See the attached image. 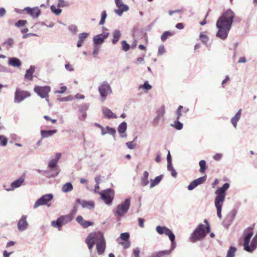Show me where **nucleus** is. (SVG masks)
Returning a JSON list of instances; mask_svg holds the SVG:
<instances>
[{"label": "nucleus", "mask_w": 257, "mask_h": 257, "mask_svg": "<svg viewBox=\"0 0 257 257\" xmlns=\"http://www.w3.org/2000/svg\"><path fill=\"white\" fill-rule=\"evenodd\" d=\"M183 108V107L182 105H180L177 110L176 113H177V117H176V120H179L180 118V117L182 116L181 113V110Z\"/></svg>", "instance_id": "5fc2aeb1"}, {"label": "nucleus", "mask_w": 257, "mask_h": 257, "mask_svg": "<svg viewBox=\"0 0 257 257\" xmlns=\"http://www.w3.org/2000/svg\"><path fill=\"white\" fill-rule=\"evenodd\" d=\"M56 130H41V135L42 138H46L51 137L57 133Z\"/></svg>", "instance_id": "cd10ccee"}, {"label": "nucleus", "mask_w": 257, "mask_h": 257, "mask_svg": "<svg viewBox=\"0 0 257 257\" xmlns=\"http://www.w3.org/2000/svg\"><path fill=\"white\" fill-rule=\"evenodd\" d=\"M69 30L73 34H75L77 31V27L74 25H71L69 27Z\"/></svg>", "instance_id": "6e6d98bb"}, {"label": "nucleus", "mask_w": 257, "mask_h": 257, "mask_svg": "<svg viewBox=\"0 0 257 257\" xmlns=\"http://www.w3.org/2000/svg\"><path fill=\"white\" fill-rule=\"evenodd\" d=\"M172 236H173L172 237L173 238H172V237L169 238L170 240L171 241V243H172L171 248L169 250H171V251L176 247V243L175 241V236L174 234H173V235H172Z\"/></svg>", "instance_id": "8fccbe9b"}, {"label": "nucleus", "mask_w": 257, "mask_h": 257, "mask_svg": "<svg viewBox=\"0 0 257 257\" xmlns=\"http://www.w3.org/2000/svg\"><path fill=\"white\" fill-rule=\"evenodd\" d=\"M137 137L133 141L129 142L126 143V146L130 149H134L136 147V144L134 143L135 141L137 139Z\"/></svg>", "instance_id": "864d4df0"}, {"label": "nucleus", "mask_w": 257, "mask_h": 257, "mask_svg": "<svg viewBox=\"0 0 257 257\" xmlns=\"http://www.w3.org/2000/svg\"><path fill=\"white\" fill-rule=\"evenodd\" d=\"M253 235V232L250 231L246 233L244 237V242L243 246L244 249L248 252H252L257 247V239L256 237H253L251 241L250 244L249 245L251 237Z\"/></svg>", "instance_id": "7ed1b4c3"}, {"label": "nucleus", "mask_w": 257, "mask_h": 257, "mask_svg": "<svg viewBox=\"0 0 257 257\" xmlns=\"http://www.w3.org/2000/svg\"><path fill=\"white\" fill-rule=\"evenodd\" d=\"M107 17V14L105 11H103L101 13V20L99 23V25H102L105 23V19Z\"/></svg>", "instance_id": "c03bdc74"}, {"label": "nucleus", "mask_w": 257, "mask_h": 257, "mask_svg": "<svg viewBox=\"0 0 257 257\" xmlns=\"http://www.w3.org/2000/svg\"><path fill=\"white\" fill-rule=\"evenodd\" d=\"M236 248L234 247H231L227 251L226 257H234Z\"/></svg>", "instance_id": "ea45409f"}, {"label": "nucleus", "mask_w": 257, "mask_h": 257, "mask_svg": "<svg viewBox=\"0 0 257 257\" xmlns=\"http://www.w3.org/2000/svg\"><path fill=\"white\" fill-rule=\"evenodd\" d=\"M140 88H142L144 89L148 90L152 88V86L149 84L148 81H146L144 82L143 85L140 86Z\"/></svg>", "instance_id": "603ef678"}, {"label": "nucleus", "mask_w": 257, "mask_h": 257, "mask_svg": "<svg viewBox=\"0 0 257 257\" xmlns=\"http://www.w3.org/2000/svg\"><path fill=\"white\" fill-rule=\"evenodd\" d=\"M14 44V40L11 38H9L5 40L3 43L2 46L5 47L7 50H9L12 47Z\"/></svg>", "instance_id": "72a5a7b5"}, {"label": "nucleus", "mask_w": 257, "mask_h": 257, "mask_svg": "<svg viewBox=\"0 0 257 257\" xmlns=\"http://www.w3.org/2000/svg\"><path fill=\"white\" fill-rule=\"evenodd\" d=\"M156 231L160 235H162L163 234H165L166 235H168L169 238H173L172 235L174 233L172 232V231L166 226H157L156 227Z\"/></svg>", "instance_id": "6ab92c4d"}, {"label": "nucleus", "mask_w": 257, "mask_h": 257, "mask_svg": "<svg viewBox=\"0 0 257 257\" xmlns=\"http://www.w3.org/2000/svg\"><path fill=\"white\" fill-rule=\"evenodd\" d=\"M199 37L203 43L205 44H207L208 38L205 34H204L203 33H201L200 34Z\"/></svg>", "instance_id": "de8ad7c7"}, {"label": "nucleus", "mask_w": 257, "mask_h": 257, "mask_svg": "<svg viewBox=\"0 0 257 257\" xmlns=\"http://www.w3.org/2000/svg\"><path fill=\"white\" fill-rule=\"evenodd\" d=\"M166 52L164 46L163 45H162L159 46L158 52V55H162L163 54H164Z\"/></svg>", "instance_id": "bf43d9fd"}, {"label": "nucleus", "mask_w": 257, "mask_h": 257, "mask_svg": "<svg viewBox=\"0 0 257 257\" xmlns=\"http://www.w3.org/2000/svg\"><path fill=\"white\" fill-rule=\"evenodd\" d=\"M73 97L71 95H69L66 97H61L59 99V101L61 102L72 101Z\"/></svg>", "instance_id": "4d7b16f0"}, {"label": "nucleus", "mask_w": 257, "mask_h": 257, "mask_svg": "<svg viewBox=\"0 0 257 257\" xmlns=\"http://www.w3.org/2000/svg\"><path fill=\"white\" fill-rule=\"evenodd\" d=\"M121 44H122V49L125 51L126 52L129 50L130 48V45L127 43L126 41H121Z\"/></svg>", "instance_id": "a18cd8bd"}, {"label": "nucleus", "mask_w": 257, "mask_h": 257, "mask_svg": "<svg viewBox=\"0 0 257 257\" xmlns=\"http://www.w3.org/2000/svg\"><path fill=\"white\" fill-rule=\"evenodd\" d=\"M222 157V154L220 153H217L213 156V159L215 161H220Z\"/></svg>", "instance_id": "69168bd1"}, {"label": "nucleus", "mask_w": 257, "mask_h": 257, "mask_svg": "<svg viewBox=\"0 0 257 257\" xmlns=\"http://www.w3.org/2000/svg\"><path fill=\"white\" fill-rule=\"evenodd\" d=\"M98 90L102 101L105 100L107 95L112 93L110 84L106 81L101 83L98 88Z\"/></svg>", "instance_id": "6e6552de"}, {"label": "nucleus", "mask_w": 257, "mask_h": 257, "mask_svg": "<svg viewBox=\"0 0 257 257\" xmlns=\"http://www.w3.org/2000/svg\"><path fill=\"white\" fill-rule=\"evenodd\" d=\"M57 163L58 162L56 160L52 159L49 162L48 166L51 169H54L56 167Z\"/></svg>", "instance_id": "3c124183"}, {"label": "nucleus", "mask_w": 257, "mask_h": 257, "mask_svg": "<svg viewBox=\"0 0 257 257\" xmlns=\"http://www.w3.org/2000/svg\"><path fill=\"white\" fill-rule=\"evenodd\" d=\"M157 114L154 117L152 123L154 126H157L159 125L160 121L162 117H163L165 113V108L163 106L160 109L157 111Z\"/></svg>", "instance_id": "4be33fe9"}, {"label": "nucleus", "mask_w": 257, "mask_h": 257, "mask_svg": "<svg viewBox=\"0 0 257 257\" xmlns=\"http://www.w3.org/2000/svg\"><path fill=\"white\" fill-rule=\"evenodd\" d=\"M76 203L79 204L84 208H86L89 210L93 209L95 207V203L93 201H86L80 199H77L76 200Z\"/></svg>", "instance_id": "f3484780"}, {"label": "nucleus", "mask_w": 257, "mask_h": 257, "mask_svg": "<svg viewBox=\"0 0 257 257\" xmlns=\"http://www.w3.org/2000/svg\"><path fill=\"white\" fill-rule=\"evenodd\" d=\"M104 135L107 134L112 135L115 138L116 131L114 128L110 127L109 126H106L105 128L104 127Z\"/></svg>", "instance_id": "c9c22d12"}, {"label": "nucleus", "mask_w": 257, "mask_h": 257, "mask_svg": "<svg viewBox=\"0 0 257 257\" xmlns=\"http://www.w3.org/2000/svg\"><path fill=\"white\" fill-rule=\"evenodd\" d=\"M115 4L118 9L114 10V12L120 17L122 16L123 12H127L129 10L128 6L124 4L122 0H115Z\"/></svg>", "instance_id": "f8f14e48"}, {"label": "nucleus", "mask_w": 257, "mask_h": 257, "mask_svg": "<svg viewBox=\"0 0 257 257\" xmlns=\"http://www.w3.org/2000/svg\"><path fill=\"white\" fill-rule=\"evenodd\" d=\"M140 250L139 248L136 247L134 249L133 254H134V257H140Z\"/></svg>", "instance_id": "0e129e2a"}, {"label": "nucleus", "mask_w": 257, "mask_h": 257, "mask_svg": "<svg viewBox=\"0 0 257 257\" xmlns=\"http://www.w3.org/2000/svg\"><path fill=\"white\" fill-rule=\"evenodd\" d=\"M73 190V185L70 182L64 184L62 187V191L64 193H67Z\"/></svg>", "instance_id": "f704fd0d"}, {"label": "nucleus", "mask_w": 257, "mask_h": 257, "mask_svg": "<svg viewBox=\"0 0 257 257\" xmlns=\"http://www.w3.org/2000/svg\"><path fill=\"white\" fill-rule=\"evenodd\" d=\"M163 175H161L160 176L156 177L154 179H151L150 188H152L156 186V185H158L162 180V179H163Z\"/></svg>", "instance_id": "7c9ffc66"}, {"label": "nucleus", "mask_w": 257, "mask_h": 257, "mask_svg": "<svg viewBox=\"0 0 257 257\" xmlns=\"http://www.w3.org/2000/svg\"><path fill=\"white\" fill-rule=\"evenodd\" d=\"M24 11H26L32 18H37L41 14V10L38 7H34L33 8L30 7H26Z\"/></svg>", "instance_id": "aec40b11"}, {"label": "nucleus", "mask_w": 257, "mask_h": 257, "mask_svg": "<svg viewBox=\"0 0 257 257\" xmlns=\"http://www.w3.org/2000/svg\"><path fill=\"white\" fill-rule=\"evenodd\" d=\"M130 234L128 232L122 233L120 234V238L124 241H129Z\"/></svg>", "instance_id": "09e8293b"}, {"label": "nucleus", "mask_w": 257, "mask_h": 257, "mask_svg": "<svg viewBox=\"0 0 257 257\" xmlns=\"http://www.w3.org/2000/svg\"><path fill=\"white\" fill-rule=\"evenodd\" d=\"M89 34L87 33H80L78 35V41L77 42V46L81 47L82 46L84 41L88 37Z\"/></svg>", "instance_id": "bb28decb"}, {"label": "nucleus", "mask_w": 257, "mask_h": 257, "mask_svg": "<svg viewBox=\"0 0 257 257\" xmlns=\"http://www.w3.org/2000/svg\"><path fill=\"white\" fill-rule=\"evenodd\" d=\"M51 11L57 16L60 15L62 13V10L59 8H57L54 5H52L50 7Z\"/></svg>", "instance_id": "58836bf2"}, {"label": "nucleus", "mask_w": 257, "mask_h": 257, "mask_svg": "<svg viewBox=\"0 0 257 257\" xmlns=\"http://www.w3.org/2000/svg\"><path fill=\"white\" fill-rule=\"evenodd\" d=\"M102 112L104 116L108 119L117 118L116 115L106 107H102Z\"/></svg>", "instance_id": "5701e85b"}, {"label": "nucleus", "mask_w": 257, "mask_h": 257, "mask_svg": "<svg viewBox=\"0 0 257 257\" xmlns=\"http://www.w3.org/2000/svg\"><path fill=\"white\" fill-rule=\"evenodd\" d=\"M171 252V250H166L159 251V255L160 256H163L166 255H169Z\"/></svg>", "instance_id": "052dcab7"}, {"label": "nucleus", "mask_w": 257, "mask_h": 257, "mask_svg": "<svg viewBox=\"0 0 257 257\" xmlns=\"http://www.w3.org/2000/svg\"><path fill=\"white\" fill-rule=\"evenodd\" d=\"M53 198V195L51 193L46 194L41 196L38 199L35 203L34 205V208L36 209L42 205H47L50 206V204H48V203L51 201Z\"/></svg>", "instance_id": "1a4fd4ad"}, {"label": "nucleus", "mask_w": 257, "mask_h": 257, "mask_svg": "<svg viewBox=\"0 0 257 257\" xmlns=\"http://www.w3.org/2000/svg\"><path fill=\"white\" fill-rule=\"evenodd\" d=\"M127 128V124L125 121L121 122L118 126V132L121 138H126L127 136L125 133Z\"/></svg>", "instance_id": "393cba45"}, {"label": "nucleus", "mask_w": 257, "mask_h": 257, "mask_svg": "<svg viewBox=\"0 0 257 257\" xmlns=\"http://www.w3.org/2000/svg\"><path fill=\"white\" fill-rule=\"evenodd\" d=\"M171 125L178 130H181L183 128V123L177 120L175 124H171Z\"/></svg>", "instance_id": "37998d69"}, {"label": "nucleus", "mask_w": 257, "mask_h": 257, "mask_svg": "<svg viewBox=\"0 0 257 257\" xmlns=\"http://www.w3.org/2000/svg\"><path fill=\"white\" fill-rule=\"evenodd\" d=\"M96 243L97 253L99 255H101L105 251L106 242L103 234L101 231L96 232Z\"/></svg>", "instance_id": "0eeeda50"}, {"label": "nucleus", "mask_w": 257, "mask_h": 257, "mask_svg": "<svg viewBox=\"0 0 257 257\" xmlns=\"http://www.w3.org/2000/svg\"><path fill=\"white\" fill-rule=\"evenodd\" d=\"M234 18V14L230 9L227 10L220 17L216 22V27L218 29L217 37L222 40L227 38Z\"/></svg>", "instance_id": "f257e3e1"}, {"label": "nucleus", "mask_w": 257, "mask_h": 257, "mask_svg": "<svg viewBox=\"0 0 257 257\" xmlns=\"http://www.w3.org/2000/svg\"><path fill=\"white\" fill-rule=\"evenodd\" d=\"M131 206V199L126 198L123 202L118 204L114 211L115 216L121 218L128 212Z\"/></svg>", "instance_id": "20e7f679"}, {"label": "nucleus", "mask_w": 257, "mask_h": 257, "mask_svg": "<svg viewBox=\"0 0 257 257\" xmlns=\"http://www.w3.org/2000/svg\"><path fill=\"white\" fill-rule=\"evenodd\" d=\"M27 23V21L26 20H19L15 24V26L17 27H21Z\"/></svg>", "instance_id": "13d9d810"}, {"label": "nucleus", "mask_w": 257, "mask_h": 257, "mask_svg": "<svg viewBox=\"0 0 257 257\" xmlns=\"http://www.w3.org/2000/svg\"><path fill=\"white\" fill-rule=\"evenodd\" d=\"M76 220L77 222L79 224H80L82 227L84 228H87L89 226L92 225L94 224L93 222L92 221L85 220L83 219V218L80 215L76 217Z\"/></svg>", "instance_id": "b1692460"}, {"label": "nucleus", "mask_w": 257, "mask_h": 257, "mask_svg": "<svg viewBox=\"0 0 257 257\" xmlns=\"http://www.w3.org/2000/svg\"><path fill=\"white\" fill-rule=\"evenodd\" d=\"M89 104L88 103H82L78 106L79 112H86L88 109Z\"/></svg>", "instance_id": "e433bc0d"}, {"label": "nucleus", "mask_w": 257, "mask_h": 257, "mask_svg": "<svg viewBox=\"0 0 257 257\" xmlns=\"http://www.w3.org/2000/svg\"><path fill=\"white\" fill-rule=\"evenodd\" d=\"M34 91L42 98L49 97V93L51 91V87L49 86L36 85L34 88Z\"/></svg>", "instance_id": "9b49d317"}, {"label": "nucleus", "mask_w": 257, "mask_h": 257, "mask_svg": "<svg viewBox=\"0 0 257 257\" xmlns=\"http://www.w3.org/2000/svg\"><path fill=\"white\" fill-rule=\"evenodd\" d=\"M73 219V216L71 214L61 215L56 220H53L51 222V225L57 228L59 230H61L62 226L71 222Z\"/></svg>", "instance_id": "423d86ee"}, {"label": "nucleus", "mask_w": 257, "mask_h": 257, "mask_svg": "<svg viewBox=\"0 0 257 257\" xmlns=\"http://www.w3.org/2000/svg\"><path fill=\"white\" fill-rule=\"evenodd\" d=\"M35 67L34 66H31L30 68L26 70L25 75V78L29 80H33V74L35 71Z\"/></svg>", "instance_id": "c756f323"}, {"label": "nucleus", "mask_w": 257, "mask_h": 257, "mask_svg": "<svg viewBox=\"0 0 257 257\" xmlns=\"http://www.w3.org/2000/svg\"><path fill=\"white\" fill-rule=\"evenodd\" d=\"M28 226V223L27 221V216L23 215L18 223V228L20 231L25 230Z\"/></svg>", "instance_id": "412c9836"}, {"label": "nucleus", "mask_w": 257, "mask_h": 257, "mask_svg": "<svg viewBox=\"0 0 257 257\" xmlns=\"http://www.w3.org/2000/svg\"><path fill=\"white\" fill-rule=\"evenodd\" d=\"M121 36L120 32L118 30H115L113 32V39L112 42L113 44H116Z\"/></svg>", "instance_id": "473e14b6"}, {"label": "nucleus", "mask_w": 257, "mask_h": 257, "mask_svg": "<svg viewBox=\"0 0 257 257\" xmlns=\"http://www.w3.org/2000/svg\"><path fill=\"white\" fill-rule=\"evenodd\" d=\"M109 36V33L104 32L99 35H95L93 38V44L97 46H100L103 43L105 39Z\"/></svg>", "instance_id": "4468645a"}, {"label": "nucleus", "mask_w": 257, "mask_h": 257, "mask_svg": "<svg viewBox=\"0 0 257 257\" xmlns=\"http://www.w3.org/2000/svg\"><path fill=\"white\" fill-rule=\"evenodd\" d=\"M229 186V184L226 183L221 187L218 188L215 192L216 196L214 199V205L216 208L217 215L220 219L222 218V207L225 201L226 191Z\"/></svg>", "instance_id": "f03ea898"}, {"label": "nucleus", "mask_w": 257, "mask_h": 257, "mask_svg": "<svg viewBox=\"0 0 257 257\" xmlns=\"http://www.w3.org/2000/svg\"><path fill=\"white\" fill-rule=\"evenodd\" d=\"M241 109H239L235 115L231 118V122L233 126L236 128L237 125V122L239 121L241 117Z\"/></svg>", "instance_id": "a878e982"}, {"label": "nucleus", "mask_w": 257, "mask_h": 257, "mask_svg": "<svg viewBox=\"0 0 257 257\" xmlns=\"http://www.w3.org/2000/svg\"><path fill=\"white\" fill-rule=\"evenodd\" d=\"M173 35V33L172 32H169V31H165L164 32L161 37V41L162 42H164L167 39L170 37V36H171Z\"/></svg>", "instance_id": "4c0bfd02"}, {"label": "nucleus", "mask_w": 257, "mask_h": 257, "mask_svg": "<svg viewBox=\"0 0 257 257\" xmlns=\"http://www.w3.org/2000/svg\"><path fill=\"white\" fill-rule=\"evenodd\" d=\"M205 180L206 176H203L192 181L188 186V190L189 191L193 190L198 185L203 184L205 181Z\"/></svg>", "instance_id": "a211bd4d"}, {"label": "nucleus", "mask_w": 257, "mask_h": 257, "mask_svg": "<svg viewBox=\"0 0 257 257\" xmlns=\"http://www.w3.org/2000/svg\"><path fill=\"white\" fill-rule=\"evenodd\" d=\"M58 7L59 8L67 7L69 6V3L64 0H58Z\"/></svg>", "instance_id": "79ce46f5"}, {"label": "nucleus", "mask_w": 257, "mask_h": 257, "mask_svg": "<svg viewBox=\"0 0 257 257\" xmlns=\"http://www.w3.org/2000/svg\"><path fill=\"white\" fill-rule=\"evenodd\" d=\"M149 172L145 171L143 173V175L141 178V184L143 186H146L148 185L149 181Z\"/></svg>", "instance_id": "2f4dec72"}, {"label": "nucleus", "mask_w": 257, "mask_h": 257, "mask_svg": "<svg viewBox=\"0 0 257 257\" xmlns=\"http://www.w3.org/2000/svg\"><path fill=\"white\" fill-rule=\"evenodd\" d=\"M121 244L123 245V248L126 249L130 247L131 242L130 241H125V242H122Z\"/></svg>", "instance_id": "774afa93"}, {"label": "nucleus", "mask_w": 257, "mask_h": 257, "mask_svg": "<svg viewBox=\"0 0 257 257\" xmlns=\"http://www.w3.org/2000/svg\"><path fill=\"white\" fill-rule=\"evenodd\" d=\"M100 47L99 46L94 45L93 50L92 52V55L94 57H96L97 56L100 50Z\"/></svg>", "instance_id": "49530a36"}, {"label": "nucleus", "mask_w": 257, "mask_h": 257, "mask_svg": "<svg viewBox=\"0 0 257 257\" xmlns=\"http://www.w3.org/2000/svg\"><path fill=\"white\" fill-rule=\"evenodd\" d=\"M81 114L78 116V119L80 121H83L85 120L87 117L86 112H80Z\"/></svg>", "instance_id": "680f3d73"}, {"label": "nucleus", "mask_w": 257, "mask_h": 257, "mask_svg": "<svg viewBox=\"0 0 257 257\" xmlns=\"http://www.w3.org/2000/svg\"><path fill=\"white\" fill-rule=\"evenodd\" d=\"M204 225L200 224L194 230L193 232L191 234L190 237V240L192 242H195L203 238L206 234V231H205Z\"/></svg>", "instance_id": "39448f33"}, {"label": "nucleus", "mask_w": 257, "mask_h": 257, "mask_svg": "<svg viewBox=\"0 0 257 257\" xmlns=\"http://www.w3.org/2000/svg\"><path fill=\"white\" fill-rule=\"evenodd\" d=\"M96 232H92L90 233L85 239V242L87 244L90 253L92 252L93 247L96 243Z\"/></svg>", "instance_id": "2eb2a0df"}, {"label": "nucleus", "mask_w": 257, "mask_h": 257, "mask_svg": "<svg viewBox=\"0 0 257 257\" xmlns=\"http://www.w3.org/2000/svg\"><path fill=\"white\" fill-rule=\"evenodd\" d=\"M65 68L67 70L70 71V72L73 71L74 70V69H73L72 66L69 63H66L65 65Z\"/></svg>", "instance_id": "338daca9"}, {"label": "nucleus", "mask_w": 257, "mask_h": 257, "mask_svg": "<svg viewBox=\"0 0 257 257\" xmlns=\"http://www.w3.org/2000/svg\"><path fill=\"white\" fill-rule=\"evenodd\" d=\"M101 197L105 203L110 204L113 200V191L111 189H108L100 193Z\"/></svg>", "instance_id": "ddd939ff"}, {"label": "nucleus", "mask_w": 257, "mask_h": 257, "mask_svg": "<svg viewBox=\"0 0 257 257\" xmlns=\"http://www.w3.org/2000/svg\"><path fill=\"white\" fill-rule=\"evenodd\" d=\"M24 181L25 177L22 176L11 183L10 188H6L5 190L7 191H13L16 188L20 187L23 184Z\"/></svg>", "instance_id": "dca6fc26"}, {"label": "nucleus", "mask_w": 257, "mask_h": 257, "mask_svg": "<svg viewBox=\"0 0 257 257\" xmlns=\"http://www.w3.org/2000/svg\"><path fill=\"white\" fill-rule=\"evenodd\" d=\"M31 96V94L27 91L22 90L17 88L15 92L14 102L20 103L25 99Z\"/></svg>", "instance_id": "9d476101"}, {"label": "nucleus", "mask_w": 257, "mask_h": 257, "mask_svg": "<svg viewBox=\"0 0 257 257\" xmlns=\"http://www.w3.org/2000/svg\"><path fill=\"white\" fill-rule=\"evenodd\" d=\"M199 165L200 166L199 171L201 173L204 172L206 169V162L204 160H201L199 163Z\"/></svg>", "instance_id": "a19ab883"}, {"label": "nucleus", "mask_w": 257, "mask_h": 257, "mask_svg": "<svg viewBox=\"0 0 257 257\" xmlns=\"http://www.w3.org/2000/svg\"><path fill=\"white\" fill-rule=\"evenodd\" d=\"M67 90L66 86H63L60 87V90L55 91V93H64Z\"/></svg>", "instance_id": "e2e57ef3"}, {"label": "nucleus", "mask_w": 257, "mask_h": 257, "mask_svg": "<svg viewBox=\"0 0 257 257\" xmlns=\"http://www.w3.org/2000/svg\"><path fill=\"white\" fill-rule=\"evenodd\" d=\"M8 64L13 67H18L22 65L21 61L19 59L16 57H12L9 59Z\"/></svg>", "instance_id": "c85d7f7f"}]
</instances>
